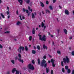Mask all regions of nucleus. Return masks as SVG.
<instances>
[{
  "instance_id": "obj_2",
  "label": "nucleus",
  "mask_w": 74,
  "mask_h": 74,
  "mask_svg": "<svg viewBox=\"0 0 74 74\" xmlns=\"http://www.w3.org/2000/svg\"><path fill=\"white\" fill-rule=\"evenodd\" d=\"M27 67L29 69L32 70H34V67L33 65L31 64H29L27 66Z\"/></svg>"
},
{
  "instance_id": "obj_5",
  "label": "nucleus",
  "mask_w": 74,
  "mask_h": 74,
  "mask_svg": "<svg viewBox=\"0 0 74 74\" xmlns=\"http://www.w3.org/2000/svg\"><path fill=\"white\" fill-rule=\"evenodd\" d=\"M54 62H55V60H53V59H51V62L52 63V65L53 67H55V64H54Z\"/></svg>"
},
{
  "instance_id": "obj_10",
  "label": "nucleus",
  "mask_w": 74,
  "mask_h": 74,
  "mask_svg": "<svg viewBox=\"0 0 74 74\" xmlns=\"http://www.w3.org/2000/svg\"><path fill=\"white\" fill-rule=\"evenodd\" d=\"M63 30L65 34H67V30L64 29H63Z\"/></svg>"
},
{
  "instance_id": "obj_9",
  "label": "nucleus",
  "mask_w": 74,
  "mask_h": 74,
  "mask_svg": "<svg viewBox=\"0 0 74 74\" xmlns=\"http://www.w3.org/2000/svg\"><path fill=\"white\" fill-rule=\"evenodd\" d=\"M18 56L19 58V59H18V60L20 62H21V55L20 54H18Z\"/></svg>"
},
{
  "instance_id": "obj_58",
  "label": "nucleus",
  "mask_w": 74,
  "mask_h": 74,
  "mask_svg": "<svg viewBox=\"0 0 74 74\" xmlns=\"http://www.w3.org/2000/svg\"><path fill=\"white\" fill-rule=\"evenodd\" d=\"M34 14L35 15H37V14L36 13V12H34Z\"/></svg>"
},
{
  "instance_id": "obj_36",
  "label": "nucleus",
  "mask_w": 74,
  "mask_h": 74,
  "mask_svg": "<svg viewBox=\"0 0 74 74\" xmlns=\"http://www.w3.org/2000/svg\"><path fill=\"white\" fill-rule=\"evenodd\" d=\"M57 53H58V54L60 55V51H57Z\"/></svg>"
},
{
  "instance_id": "obj_30",
  "label": "nucleus",
  "mask_w": 74,
  "mask_h": 74,
  "mask_svg": "<svg viewBox=\"0 0 74 74\" xmlns=\"http://www.w3.org/2000/svg\"><path fill=\"white\" fill-rule=\"evenodd\" d=\"M32 38V37L31 36H30L29 37V41H31Z\"/></svg>"
},
{
  "instance_id": "obj_16",
  "label": "nucleus",
  "mask_w": 74,
  "mask_h": 74,
  "mask_svg": "<svg viewBox=\"0 0 74 74\" xmlns=\"http://www.w3.org/2000/svg\"><path fill=\"white\" fill-rule=\"evenodd\" d=\"M25 49L26 51H28V48H27V47L26 46L25 47Z\"/></svg>"
},
{
  "instance_id": "obj_23",
  "label": "nucleus",
  "mask_w": 74,
  "mask_h": 74,
  "mask_svg": "<svg viewBox=\"0 0 74 74\" xmlns=\"http://www.w3.org/2000/svg\"><path fill=\"white\" fill-rule=\"evenodd\" d=\"M49 8L51 10H52V9H53V8H52V6L51 5L49 7Z\"/></svg>"
},
{
  "instance_id": "obj_40",
  "label": "nucleus",
  "mask_w": 74,
  "mask_h": 74,
  "mask_svg": "<svg viewBox=\"0 0 74 74\" xmlns=\"http://www.w3.org/2000/svg\"><path fill=\"white\" fill-rule=\"evenodd\" d=\"M62 71L63 73H64V68H62Z\"/></svg>"
},
{
  "instance_id": "obj_35",
  "label": "nucleus",
  "mask_w": 74,
  "mask_h": 74,
  "mask_svg": "<svg viewBox=\"0 0 74 74\" xmlns=\"http://www.w3.org/2000/svg\"><path fill=\"white\" fill-rule=\"evenodd\" d=\"M23 11L24 12H25L26 11V10H25V8H23Z\"/></svg>"
},
{
  "instance_id": "obj_48",
  "label": "nucleus",
  "mask_w": 74,
  "mask_h": 74,
  "mask_svg": "<svg viewBox=\"0 0 74 74\" xmlns=\"http://www.w3.org/2000/svg\"><path fill=\"white\" fill-rule=\"evenodd\" d=\"M19 17L20 18V19L21 21L22 20V18H21V15H20Z\"/></svg>"
},
{
  "instance_id": "obj_32",
  "label": "nucleus",
  "mask_w": 74,
  "mask_h": 74,
  "mask_svg": "<svg viewBox=\"0 0 74 74\" xmlns=\"http://www.w3.org/2000/svg\"><path fill=\"white\" fill-rule=\"evenodd\" d=\"M44 66L45 67H46L47 66V63H46L44 65Z\"/></svg>"
},
{
  "instance_id": "obj_38",
  "label": "nucleus",
  "mask_w": 74,
  "mask_h": 74,
  "mask_svg": "<svg viewBox=\"0 0 74 74\" xmlns=\"http://www.w3.org/2000/svg\"><path fill=\"white\" fill-rule=\"evenodd\" d=\"M43 59H46V56L45 55L43 57Z\"/></svg>"
},
{
  "instance_id": "obj_46",
  "label": "nucleus",
  "mask_w": 74,
  "mask_h": 74,
  "mask_svg": "<svg viewBox=\"0 0 74 74\" xmlns=\"http://www.w3.org/2000/svg\"><path fill=\"white\" fill-rule=\"evenodd\" d=\"M46 4H49V2L48 1H47L46 2Z\"/></svg>"
},
{
  "instance_id": "obj_20",
  "label": "nucleus",
  "mask_w": 74,
  "mask_h": 74,
  "mask_svg": "<svg viewBox=\"0 0 74 74\" xmlns=\"http://www.w3.org/2000/svg\"><path fill=\"white\" fill-rule=\"evenodd\" d=\"M21 22L19 21H18V22L16 23V25H17L18 26L19 25H20V24H21Z\"/></svg>"
},
{
  "instance_id": "obj_53",
  "label": "nucleus",
  "mask_w": 74,
  "mask_h": 74,
  "mask_svg": "<svg viewBox=\"0 0 74 74\" xmlns=\"http://www.w3.org/2000/svg\"><path fill=\"white\" fill-rule=\"evenodd\" d=\"M72 74H74V70L72 71Z\"/></svg>"
},
{
  "instance_id": "obj_12",
  "label": "nucleus",
  "mask_w": 74,
  "mask_h": 74,
  "mask_svg": "<svg viewBox=\"0 0 74 74\" xmlns=\"http://www.w3.org/2000/svg\"><path fill=\"white\" fill-rule=\"evenodd\" d=\"M46 73H48V72H49V68H46Z\"/></svg>"
},
{
  "instance_id": "obj_7",
  "label": "nucleus",
  "mask_w": 74,
  "mask_h": 74,
  "mask_svg": "<svg viewBox=\"0 0 74 74\" xmlns=\"http://www.w3.org/2000/svg\"><path fill=\"white\" fill-rule=\"evenodd\" d=\"M42 41L44 40V41H46V36L45 35L43 36L42 38L41 39Z\"/></svg>"
},
{
  "instance_id": "obj_39",
  "label": "nucleus",
  "mask_w": 74,
  "mask_h": 74,
  "mask_svg": "<svg viewBox=\"0 0 74 74\" xmlns=\"http://www.w3.org/2000/svg\"><path fill=\"white\" fill-rule=\"evenodd\" d=\"M39 40H41V35H39Z\"/></svg>"
},
{
  "instance_id": "obj_33",
  "label": "nucleus",
  "mask_w": 74,
  "mask_h": 74,
  "mask_svg": "<svg viewBox=\"0 0 74 74\" xmlns=\"http://www.w3.org/2000/svg\"><path fill=\"white\" fill-rule=\"evenodd\" d=\"M46 13H48H48H49V12H49V11L48 10H46Z\"/></svg>"
},
{
  "instance_id": "obj_56",
  "label": "nucleus",
  "mask_w": 74,
  "mask_h": 74,
  "mask_svg": "<svg viewBox=\"0 0 74 74\" xmlns=\"http://www.w3.org/2000/svg\"><path fill=\"white\" fill-rule=\"evenodd\" d=\"M59 7L60 8V9H62V7L60 5H59Z\"/></svg>"
},
{
  "instance_id": "obj_55",
  "label": "nucleus",
  "mask_w": 74,
  "mask_h": 74,
  "mask_svg": "<svg viewBox=\"0 0 74 74\" xmlns=\"http://www.w3.org/2000/svg\"><path fill=\"white\" fill-rule=\"evenodd\" d=\"M21 62L22 63H23V60H21Z\"/></svg>"
},
{
  "instance_id": "obj_8",
  "label": "nucleus",
  "mask_w": 74,
  "mask_h": 74,
  "mask_svg": "<svg viewBox=\"0 0 74 74\" xmlns=\"http://www.w3.org/2000/svg\"><path fill=\"white\" fill-rule=\"evenodd\" d=\"M65 13L66 15H69L70 14L69 12L67 10H65Z\"/></svg>"
},
{
  "instance_id": "obj_4",
  "label": "nucleus",
  "mask_w": 74,
  "mask_h": 74,
  "mask_svg": "<svg viewBox=\"0 0 74 74\" xmlns=\"http://www.w3.org/2000/svg\"><path fill=\"white\" fill-rule=\"evenodd\" d=\"M45 63H46V61L44 59L43 60L42 62L41 63V64L40 65L41 66L43 67L44 66V64H45Z\"/></svg>"
},
{
  "instance_id": "obj_52",
  "label": "nucleus",
  "mask_w": 74,
  "mask_h": 74,
  "mask_svg": "<svg viewBox=\"0 0 74 74\" xmlns=\"http://www.w3.org/2000/svg\"><path fill=\"white\" fill-rule=\"evenodd\" d=\"M57 31L58 32V33H59V32H60V29H57Z\"/></svg>"
},
{
  "instance_id": "obj_51",
  "label": "nucleus",
  "mask_w": 74,
  "mask_h": 74,
  "mask_svg": "<svg viewBox=\"0 0 74 74\" xmlns=\"http://www.w3.org/2000/svg\"><path fill=\"white\" fill-rule=\"evenodd\" d=\"M7 15H9V14L10 13L8 11H7Z\"/></svg>"
},
{
  "instance_id": "obj_50",
  "label": "nucleus",
  "mask_w": 74,
  "mask_h": 74,
  "mask_svg": "<svg viewBox=\"0 0 74 74\" xmlns=\"http://www.w3.org/2000/svg\"><path fill=\"white\" fill-rule=\"evenodd\" d=\"M22 19H25V17L23 16H22Z\"/></svg>"
},
{
  "instance_id": "obj_47",
  "label": "nucleus",
  "mask_w": 74,
  "mask_h": 74,
  "mask_svg": "<svg viewBox=\"0 0 74 74\" xmlns=\"http://www.w3.org/2000/svg\"><path fill=\"white\" fill-rule=\"evenodd\" d=\"M3 48V46H2V45H1L0 44V48Z\"/></svg>"
},
{
  "instance_id": "obj_3",
  "label": "nucleus",
  "mask_w": 74,
  "mask_h": 74,
  "mask_svg": "<svg viewBox=\"0 0 74 74\" xmlns=\"http://www.w3.org/2000/svg\"><path fill=\"white\" fill-rule=\"evenodd\" d=\"M22 51H24V47H23L20 46L18 49V51L19 53H21Z\"/></svg>"
},
{
  "instance_id": "obj_18",
  "label": "nucleus",
  "mask_w": 74,
  "mask_h": 74,
  "mask_svg": "<svg viewBox=\"0 0 74 74\" xmlns=\"http://www.w3.org/2000/svg\"><path fill=\"white\" fill-rule=\"evenodd\" d=\"M40 3L41 4V5L42 7H44V4L42 3L41 2H40Z\"/></svg>"
},
{
  "instance_id": "obj_34",
  "label": "nucleus",
  "mask_w": 74,
  "mask_h": 74,
  "mask_svg": "<svg viewBox=\"0 0 74 74\" xmlns=\"http://www.w3.org/2000/svg\"><path fill=\"white\" fill-rule=\"evenodd\" d=\"M61 66H64L63 62L62 61L61 62Z\"/></svg>"
},
{
  "instance_id": "obj_19",
  "label": "nucleus",
  "mask_w": 74,
  "mask_h": 74,
  "mask_svg": "<svg viewBox=\"0 0 74 74\" xmlns=\"http://www.w3.org/2000/svg\"><path fill=\"white\" fill-rule=\"evenodd\" d=\"M37 48L38 49V50H39V51H40V47L39 45L37 46Z\"/></svg>"
},
{
  "instance_id": "obj_13",
  "label": "nucleus",
  "mask_w": 74,
  "mask_h": 74,
  "mask_svg": "<svg viewBox=\"0 0 74 74\" xmlns=\"http://www.w3.org/2000/svg\"><path fill=\"white\" fill-rule=\"evenodd\" d=\"M43 48H44V49H47L48 47H47V46H45V44H44V45H43Z\"/></svg>"
},
{
  "instance_id": "obj_64",
  "label": "nucleus",
  "mask_w": 74,
  "mask_h": 74,
  "mask_svg": "<svg viewBox=\"0 0 74 74\" xmlns=\"http://www.w3.org/2000/svg\"><path fill=\"white\" fill-rule=\"evenodd\" d=\"M42 12L43 14H44V11H42Z\"/></svg>"
},
{
  "instance_id": "obj_60",
  "label": "nucleus",
  "mask_w": 74,
  "mask_h": 74,
  "mask_svg": "<svg viewBox=\"0 0 74 74\" xmlns=\"http://www.w3.org/2000/svg\"><path fill=\"white\" fill-rule=\"evenodd\" d=\"M50 36H51V37H53V35H50Z\"/></svg>"
},
{
  "instance_id": "obj_37",
  "label": "nucleus",
  "mask_w": 74,
  "mask_h": 74,
  "mask_svg": "<svg viewBox=\"0 0 74 74\" xmlns=\"http://www.w3.org/2000/svg\"><path fill=\"white\" fill-rule=\"evenodd\" d=\"M53 74V70L52 69L51 71V74Z\"/></svg>"
},
{
  "instance_id": "obj_61",
  "label": "nucleus",
  "mask_w": 74,
  "mask_h": 74,
  "mask_svg": "<svg viewBox=\"0 0 74 74\" xmlns=\"http://www.w3.org/2000/svg\"><path fill=\"white\" fill-rule=\"evenodd\" d=\"M15 59L16 60V59H18V57H15Z\"/></svg>"
},
{
  "instance_id": "obj_6",
  "label": "nucleus",
  "mask_w": 74,
  "mask_h": 74,
  "mask_svg": "<svg viewBox=\"0 0 74 74\" xmlns=\"http://www.w3.org/2000/svg\"><path fill=\"white\" fill-rule=\"evenodd\" d=\"M41 25V27H44V28L43 30V31H44L45 30V28H46V26H44V24L43 22H42Z\"/></svg>"
},
{
  "instance_id": "obj_14",
  "label": "nucleus",
  "mask_w": 74,
  "mask_h": 74,
  "mask_svg": "<svg viewBox=\"0 0 74 74\" xmlns=\"http://www.w3.org/2000/svg\"><path fill=\"white\" fill-rule=\"evenodd\" d=\"M32 32L33 34H35V30L34 29V28H33Z\"/></svg>"
},
{
  "instance_id": "obj_45",
  "label": "nucleus",
  "mask_w": 74,
  "mask_h": 74,
  "mask_svg": "<svg viewBox=\"0 0 74 74\" xmlns=\"http://www.w3.org/2000/svg\"><path fill=\"white\" fill-rule=\"evenodd\" d=\"M16 14L17 15H18V10H17L16 12Z\"/></svg>"
},
{
  "instance_id": "obj_15",
  "label": "nucleus",
  "mask_w": 74,
  "mask_h": 74,
  "mask_svg": "<svg viewBox=\"0 0 74 74\" xmlns=\"http://www.w3.org/2000/svg\"><path fill=\"white\" fill-rule=\"evenodd\" d=\"M37 60L38 65H40V58H38Z\"/></svg>"
},
{
  "instance_id": "obj_49",
  "label": "nucleus",
  "mask_w": 74,
  "mask_h": 74,
  "mask_svg": "<svg viewBox=\"0 0 74 74\" xmlns=\"http://www.w3.org/2000/svg\"><path fill=\"white\" fill-rule=\"evenodd\" d=\"M25 11H26V13H27H27H28L29 12V11H28V10H26Z\"/></svg>"
},
{
  "instance_id": "obj_22",
  "label": "nucleus",
  "mask_w": 74,
  "mask_h": 74,
  "mask_svg": "<svg viewBox=\"0 0 74 74\" xmlns=\"http://www.w3.org/2000/svg\"><path fill=\"white\" fill-rule=\"evenodd\" d=\"M71 72V70L70 69H68L67 71V73L68 74H70V72Z\"/></svg>"
},
{
  "instance_id": "obj_43",
  "label": "nucleus",
  "mask_w": 74,
  "mask_h": 74,
  "mask_svg": "<svg viewBox=\"0 0 74 74\" xmlns=\"http://www.w3.org/2000/svg\"><path fill=\"white\" fill-rule=\"evenodd\" d=\"M10 33V31H7L6 32H5L4 33H5H5Z\"/></svg>"
},
{
  "instance_id": "obj_57",
  "label": "nucleus",
  "mask_w": 74,
  "mask_h": 74,
  "mask_svg": "<svg viewBox=\"0 0 74 74\" xmlns=\"http://www.w3.org/2000/svg\"><path fill=\"white\" fill-rule=\"evenodd\" d=\"M69 39L70 40H71V39H72V37L71 36L70 38H69Z\"/></svg>"
},
{
  "instance_id": "obj_42",
  "label": "nucleus",
  "mask_w": 74,
  "mask_h": 74,
  "mask_svg": "<svg viewBox=\"0 0 74 74\" xmlns=\"http://www.w3.org/2000/svg\"><path fill=\"white\" fill-rule=\"evenodd\" d=\"M56 0H53V3H55L56 2Z\"/></svg>"
},
{
  "instance_id": "obj_25",
  "label": "nucleus",
  "mask_w": 74,
  "mask_h": 74,
  "mask_svg": "<svg viewBox=\"0 0 74 74\" xmlns=\"http://www.w3.org/2000/svg\"><path fill=\"white\" fill-rule=\"evenodd\" d=\"M19 74V71L16 70V74Z\"/></svg>"
},
{
  "instance_id": "obj_63",
  "label": "nucleus",
  "mask_w": 74,
  "mask_h": 74,
  "mask_svg": "<svg viewBox=\"0 0 74 74\" xmlns=\"http://www.w3.org/2000/svg\"><path fill=\"white\" fill-rule=\"evenodd\" d=\"M10 15L8 16V18H10Z\"/></svg>"
},
{
  "instance_id": "obj_54",
  "label": "nucleus",
  "mask_w": 74,
  "mask_h": 74,
  "mask_svg": "<svg viewBox=\"0 0 74 74\" xmlns=\"http://www.w3.org/2000/svg\"><path fill=\"white\" fill-rule=\"evenodd\" d=\"M52 44L53 45H54L55 43H54V42H53L52 43Z\"/></svg>"
},
{
  "instance_id": "obj_1",
  "label": "nucleus",
  "mask_w": 74,
  "mask_h": 74,
  "mask_svg": "<svg viewBox=\"0 0 74 74\" xmlns=\"http://www.w3.org/2000/svg\"><path fill=\"white\" fill-rule=\"evenodd\" d=\"M63 62L65 64H66V62L67 63H70V59L68 58V57L66 56V58H64L63 59Z\"/></svg>"
},
{
  "instance_id": "obj_17",
  "label": "nucleus",
  "mask_w": 74,
  "mask_h": 74,
  "mask_svg": "<svg viewBox=\"0 0 74 74\" xmlns=\"http://www.w3.org/2000/svg\"><path fill=\"white\" fill-rule=\"evenodd\" d=\"M16 71V69L15 68H14L13 69L12 72V73H14V72Z\"/></svg>"
},
{
  "instance_id": "obj_27",
  "label": "nucleus",
  "mask_w": 74,
  "mask_h": 74,
  "mask_svg": "<svg viewBox=\"0 0 74 74\" xmlns=\"http://www.w3.org/2000/svg\"><path fill=\"white\" fill-rule=\"evenodd\" d=\"M32 18H33L34 19V18H35V16H34V13H32Z\"/></svg>"
},
{
  "instance_id": "obj_24",
  "label": "nucleus",
  "mask_w": 74,
  "mask_h": 74,
  "mask_svg": "<svg viewBox=\"0 0 74 74\" xmlns=\"http://www.w3.org/2000/svg\"><path fill=\"white\" fill-rule=\"evenodd\" d=\"M36 51L34 50H33L32 51V53L33 54H36Z\"/></svg>"
},
{
  "instance_id": "obj_11",
  "label": "nucleus",
  "mask_w": 74,
  "mask_h": 74,
  "mask_svg": "<svg viewBox=\"0 0 74 74\" xmlns=\"http://www.w3.org/2000/svg\"><path fill=\"white\" fill-rule=\"evenodd\" d=\"M18 1L20 3L21 5H22V3H23V1H22V0H18Z\"/></svg>"
},
{
  "instance_id": "obj_29",
  "label": "nucleus",
  "mask_w": 74,
  "mask_h": 74,
  "mask_svg": "<svg viewBox=\"0 0 74 74\" xmlns=\"http://www.w3.org/2000/svg\"><path fill=\"white\" fill-rule=\"evenodd\" d=\"M11 62L13 64H15V61L14 60H12Z\"/></svg>"
},
{
  "instance_id": "obj_26",
  "label": "nucleus",
  "mask_w": 74,
  "mask_h": 74,
  "mask_svg": "<svg viewBox=\"0 0 74 74\" xmlns=\"http://www.w3.org/2000/svg\"><path fill=\"white\" fill-rule=\"evenodd\" d=\"M1 16L3 18H4V15H3V14H2V13H1Z\"/></svg>"
},
{
  "instance_id": "obj_41",
  "label": "nucleus",
  "mask_w": 74,
  "mask_h": 74,
  "mask_svg": "<svg viewBox=\"0 0 74 74\" xmlns=\"http://www.w3.org/2000/svg\"><path fill=\"white\" fill-rule=\"evenodd\" d=\"M72 55L73 56H74V51H73L72 52Z\"/></svg>"
},
{
  "instance_id": "obj_44",
  "label": "nucleus",
  "mask_w": 74,
  "mask_h": 74,
  "mask_svg": "<svg viewBox=\"0 0 74 74\" xmlns=\"http://www.w3.org/2000/svg\"><path fill=\"white\" fill-rule=\"evenodd\" d=\"M32 63L33 64H34L35 62H34V60H33L32 61Z\"/></svg>"
},
{
  "instance_id": "obj_62",
  "label": "nucleus",
  "mask_w": 74,
  "mask_h": 74,
  "mask_svg": "<svg viewBox=\"0 0 74 74\" xmlns=\"http://www.w3.org/2000/svg\"><path fill=\"white\" fill-rule=\"evenodd\" d=\"M9 49H10V50H11V47H9Z\"/></svg>"
},
{
  "instance_id": "obj_31",
  "label": "nucleus",
  "mask_w": 74,
  "mask_h": 74,
  "mask_svg": "<svg viewBox=\"0 0 74 74\" xmlns=\"http://www.w3.org/2000/svg\"><path fill=\"white\" fill-rule=\"evenodd\" d=\"M26 2L27 3H28V4H29V3L30 2V0H27L26 1Z\"/></svg>"
},
{
  "instance_id": "obj_21",
  "label": "nucleus",
  "mask_w": 74,
  "mask_h": 74,
  "mask_svg": "<svg viewBox=\"0 0 74 74\" xmlns=\"http://www.w3.org/2000/svg\"><path fill=\"white\" fill-rule=\"evenodd\" d=\"M28 10H29V11H31V12H32V11H33L32 9H30V7L29 6H28Z\"/></svg>"
},
{
  "instance_id": "obj_59",
  "label": "nucleus",
  "mask_w": 74,
  "mask_h": 74,
  "mask_svg": "<svg viewBox=\"0 0 74 74\" xmlns=\"http://www.w3.org/2000/svg\"><path fill=\"white\" fill-rule=\"evenodd\" d=\"M30 13H31V12H29V13L28 14V16H29V15H30Z\"/></svg>"
},
{
  "instance_id": "obj_28",
  "label": "nucleus",
  "mask_w": 74,
  "mask_h": 74,
  "mask_svg": "<svg viewBox=\"0 0 74 74\" xmlns=\"http://www.w3.org/2000/svg\"><path fill=\"white\" fill-rule=\"evenodd\" d=\"M65 68L66 70H68V69H69V67L67 66H66L65 67Z\"/></svg>"
}]
</instances>
